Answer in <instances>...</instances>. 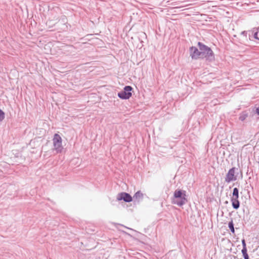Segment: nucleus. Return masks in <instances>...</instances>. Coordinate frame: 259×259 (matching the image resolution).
Wrapping results in <instances>:
<instances>
[{"label":"nucleus","mask_w":259,"mask_h":259,"mask_svg":"<svg viewBox=\"0 0 259 259\" xmlns=\"http://www.w3.org/2000/svg\"><path fill=\"white\" fill-rule=\"evenodd\" d=\"M133 88L130 85L125 86L123 90L118 93V97L123 100L128 99L132 96V91Z\"/></svg>","instance_id":"obj_3"},{"label":"nucleus","mask_w":259,"mask_h":259,"mask_svg":"<svg viewBox=\"0 0 259 259\" xmlns=\"http://www.w3.org/2000/svg\"><path fill=\"white\" fill-rule=\"evenodd\" d=\"M234 225L233 223V221L232 220H231V221H230L228 223V227L229 229L230 230L231 232L233 233H235V229H234Z\"/></svg>","instance_id":"obj_11"},{"label":"nucleus","mask_w":259,"mask_h":259,"mask_svg":"<svg viewBox=\"0 0 259 259\" xmlns=\"http://www.w3.org/2000/svg\"><path fill=\"white\" fill-rule=\"evenodd\" d=\"M172 203L179 206H182L187 202L186 192L181 189H177L174 193Z\"/></svg>","instance_id":"obj_2"},{"label":"nucleus","mask_w":259,"mask_h":259,"mask_svg":"<svg viewBox=\"0 0 259 259\" xmlns=\"http://www.w3.org/2000/svg\"><path fill=\"white\" fill-rule=\"evenodd\" d=\"M117 199L119 201L123 200L126 202H130L133 200V198L131 195L126 192H121L118 194Z\"/></svg>","instance_id":"obj_7"},{"label":"nucleus","mask_w":259,"mask_h":259,"mask_svg":"<svg viewBox=\"0 0 259 259\" xmlns=\"http://www.w3.org/2000/svg\"><path fill=\"white\" fill-rule=\"evenodd\" d=\"M190 54L192 59L197 60L201 58V51H199L196 47L190 48Z\"/></svg>","instance_id":"obj_6"},{"label":"nucleus","mask_w":259,"mask_h":259,"mask_svg":"<svg viewBox=\"0 0 259 259\" xmlns=\"http://www.w3.org/2000/svg\"><path fill=\"white\" fill-rule=\"evenodd\" d=\"M234 198L239 197V190L237 188H234L233 190L232 197Z\"/></svg>","instance_id":"obj_12"},{"label":"nucleus","mask_w":259,"mask_h":259,"mask_svg":"<svg viewBox=\"0 0 259 259\" xmlns=\"http://www.w3.org/2000/svg\"><path fill=\"white\" fill-rule=\"evenodd\" d=\"M247 33L248 31H243L241 32V34L245 36L246 37H247Z\"/></svg>","instance_id":"obj_17"},{"label":"nucleus","mask_w":259,"mask_h":259,"mask_svg":"<svg viewBox=\"0 0 259 259\" xmlns=\"http://www.w3.org/2000/svg\"><path fill=\"white\" fill-rule=\"evenodd\" d=\"M241 242H242V246H243L242 249H247L245 239H242Z\"/></svg>","instance_id":"obj_16"},{"label":"nucleus","mask_w":259,"mask_h":259,"mask_svg":"<svg viewBox=\"0 0 259 259\" xmlns=\"http://www.w3.org/2000/svg\"><path fill=\"white\" fill-rule=\"evenodd\" d=\"M199 50L201 51V58L212 62L215 60L214 54L211 49L201 42H198Z\"/></svg>","instance_id":"obj_1"},{"label":"nucleus","mask_w":259,"mask_h":259,"mask_svg":"<svg viewBox=\"0 0 259 259\" xmlns=\"http://www.w3.org/2000/svg\"><path fill=\"white\" fill-rule=\"evenodd\" d=\"M247 114H243L242 115H241L239 117V119L241 120V121H244L246 118L247 117Z\"/></svg>","instance_id":"obj_15"},{"label":"nucleus","mask_w":259,"mask_h":259,"mask_svg":"<svg viewBox=\"0 0 259 259\" xmlns=\"http://www.w3.org/2000/svg\"><path fill=\"white\" fill-rule=\"evenodd\" d=\"M53 141L54 149L57 153H61L63 149L61 137L58 134H55L54 136Z\"/></svg>","instance_id":"obj_4"},{"label":"nucleus","mask_w":259,"mask_h":259,"mask_svg":"<svg viewBox=\"0 0 259 259\" xmlns=\"http://www.w3.org/2000/svg\"><path fill=\"white\" fill-rule=\"evenodd\" d=\"M5 118V113L0 109V122Z\"/></svg>","instance_id":"obj_14"},{"label":"nucleus","mask_w":259,"mask_h":259,"mask_svg":"<svg viewBox=\"0 0 259 259\" xmlns=\"http://www.w3.org/2000/svg\"><path fill=\"white\" fill-rule=\"evenodd\" d=\"M133 198L135 200H137L139 202L142 200L143 198V194L141 193L140 191H138L134 194Z\"/></svg>","instance_id":"obj_9"},{"label":"nucleus","mask_w":259,"mask_h":259,"mask_svg":"<svg viewBox=\"0 0 259 259\" xmlns=\"http://www.w3.org/2000/svg\"><path fill=\"white\" fill-rule=\"evenodd\" d=\"M239 197L234 198L231 197V201L232 202V205L234 209H238L240 207V202L238 200Z\"/></svg>","instance_id":"obj_8"},{"label":"nucleus","mask_w":259,"mask_h":259,"mask_svg":"<svg viewBox=\"0 0 259 259\" xmlns=\"http://www.w3.org/2000/svg\"><path fill=\"white\" fill-rule=\"evenodd\" d=\"M242 174L241 169L238 168L232 167L228 171L226 178H241Z\"/></svg>","instance_id":"obj_5"},{"label":"nucleus","mask_w":259,"mask_h":259,"mask_svg":"<svg viewBox=\"0 0 259 259\" xmlns=\"http://www.w3.org/2000/svg\"><path fill=\"white\" fill-rule=\"evenodd\" d=\"M252 38H253L255 39H259V38L258 37V32L257 31L254 32V30H253L252 32V35H250V34H249V40H252Z\"/></svg>","instance_id":"obj_10"},{"label":"nucleus","mask_w":259,"mask_h":259,"mask_svg":"<svg viewBox=\"0 0 259 259\" xmlns=\"http://www.w3.org/2000/svg\"><path fill=\"white\" fill-rule=\"evenodd\" d=\"M226 180V181L227 182V183H229L231 181H234V180H236V179H225Z\"/></svg>","instance_id":"obj_19"},{"label":"nucleus","mask_w":259,"mask_h":259,"mask_svg":"<svg viewBox=\"0 0 259 259\" xmlns=\"http://www.w3.org/2000/svg\"><path fill=\"white\" fill-rule=\"evenodd\" d=\"M255 113L259 115V107H257L255 109Z\"/></svg>","instance_id":"obj_18"},{"label":"nucleus","mask_w":259,"mask_h":259,"mask_svg":"<svg viewBox=\"0 0 259 259\" xmlns=\"http://www.w3.org/2000/svg\"><path fill=\"white\" fill-rule=\"evenodd\" d=\"M241 252L244 259H249L247 249H242Z\"/></svg>","instance_id":"obj_13"}]
</instances>
